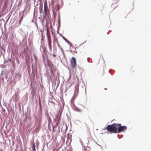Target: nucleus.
Here are the masks:
<instances>
[{
    "mask_svg": "<svg viewBox=\"0 0 151 151\" xmlns=\"http://www.w3.org/2000/svg\"><path fill=\"white\" fill-rule=\"evenodd\" d=\"M120 124L114 123L111 125H108L106 128L108 132L110 133H117V130L119 125H121Z\"/></svg>",
    "mask_w": 151,
    "mask_h": 151,
    "instance_id": "1",
    "label": "nucleus"
},
{
    "mask_svg": "<svg viewBox=\"0 0 151 151\" xmlns=\"http://www.w3.org/2000/svg\"><path fill=\"white\" fill-rule=\"evenodd\" d=\"M47 36L48 46L50 51H51L52 50V47L51 45L52 41L51 37L50 35V32L48 29H47Z\"/></svg>",
    "mask_w": 151,
    "mask_h": 151,
    "instance_id": "2",
    "label": "nucleus"
},
{
    "mask_svg": "<svg viewBox=\"0 0 151 151\" xmlns=\"http://www.w3.org/2000/svg\"><path fill=\"white\" fill-rule=\"evenodd\" d=\"M71 67L72 68H74L76 67V59L73 57L70 60Z\"/></svg>",
    "mask_w": 151,
    "mask_h": 151,
    "instance_id": "3",
    "label": "nucleus"
},
{
    "mask_svg": "<svg viewBox=\"0 0 151 151\" xmlns=\"http://www.w3.org/2000/svg\"><path fill=\"white\" fill-rule=\"evenodd\" d=\"M127 129V127L125 126H121V125L118 126V128L117 130V133L120 132H122L124 130Z\"/></svg>",
    "mask_w": 151,
    "mask_h": 151,
    "instance_id": "4",
    "label": "nucleus"
},
{
    "mask_svg": "<svg viewBox=\"0 0 151 151\" xmlns=\"http://www.w3.org/2000/svg\"><path fill=\"white\" fill-rule=\"evenodd\" d=\"M47 3L46 1L44 2V10L45 13V15H46L47 14Z\"/></svg>",
    "mask_w": 151,
    "mask_h": 151,
    "instance_id": "5",
    "label": "nucleus"
},
{
    "mask_svg": "<svg viewBox=\"0 0 151 151\" xmlns=\"http://www.w3.org/2000/svg\"><path fill=\"white\" fill-rule=\"evenodd\" d=\"M57 3V5H56L57 10H58L60 9V6L57 2V0H53V1H52V4H53L54 2Z\"/></svg>",
    "mask_w": 151,
    "mask_h": 151,
    "instance_id": "6",
    "label": "nucleus"
},
{
    "mask_svg": "<svg viewBox=\"0 0 151 151\" xmlns=\"http://www.w3.org/2000/svg\"><path fill=\"white\" fill-rule=\"evenodd\" d=\"M40 122H36V124H37V126H36V128L37 129H39L40 127Z\"/></svg>",
    "mask_w": 151,
    "mask_h": 151,
    "instance_id": "7",
    "label": "nucleus"
},
{
    "mask_svg": "<svg viewBox=\"0 0 151 151\" xmlns=\"http://www.w3.org/2000/svg\"><path fill=\"white\" fill-rule=\"evenodd\" d=\"M41 6H40V7H39V10H40V14H41L42 13V7H43V5L42 4V6L41 8Z\"/></svg>",
    "mask_w": 151,
    "mask_h": 151,
    "instance_id": "8",
    "label": "nucleus"
},
{
    "mask_svg": "<svg viewBox=\"0 0 151 151\" xmlns=\"http://www.w3.org/2000/svg\"><path fill=\"white\" fill-rule=\"evenodd\" d=\"M43 51L45 53H46L47 52L46 48L45 47H44L43 48Z\"/></svg>",
    "mask_w": 151,
    "mask_h": 151,
    "instance_id": "9",
    "label": "nucleus"
},
{
    "mask_svg": "<svg viewBox=\"0 0 151 151\" xmlns=\"http://www.w3.org/2000/svg\"><path fill=\"white\" fill-rule=\"evenodd\" d=\"M47 119L48 120L49 123H50V122H51V118L49 116H47Z\"/></svg>",
    "mask_w": 151,
    "mask_h": 151,
    "instance_id": "10",
    "label": "nucleus"
},
{
    "mask_svg": "<svg viewBox=\"0 0 151 151\" xmlns=\"http://www.w3.org/2000/svg\"><path fill=\"white\" fill-rule=\"evenodd\" d=\"M12 64L13 65L14 68H15V64L14 62L12 61Z\"/></svg>",
    "mask_w": 151,
    "mask_h": 151,
    "instance_id": "11",
    "label": "nucleus"
},
{
    "mask_svg": "<svg viewBox=\"0 0 151 151\" xmlns=\"http://www.w3.org/2000/svg\"><path fill=\"white\" fill-rule=\"evenodd\" d=\"M25 117H24V122H25L27 121V116L26 115H25Z\"/></svg>",
    "mask_w": 151,
    "mask_h": 151,
    "instance_id": "12",
    "label": "nucleus"
},
{
    "mask_svg": "<svg viewBox=\"0 0 151 151\" xmlns=\"http://www.w3.org/2000/svg\"><path fill=\"white\" fill-rule=\"evenodd\" d=\"M35 143L33 142V144H32V148L35 147Z\"/></svg>",
    "mask_w": 151,
    "mask_h": 151,
    "instance_id": "13",
    "label": "nucleus"
},
{
    "mask_svg": "<svg viewBox=\"0 0 151 151\" xmlns=\"http://www.w3.org/2000/svg\"><path fill=\"white\" fill-rule=\"evenodd\" d=\"M16 60L18 64H19L20 63V62L19 61V60L18 58H17L16 59Z\"/></svg>",
    "mask_w": 151,
    "mask_h": 151,
    "instance_id": "14",
    "label": "nucleus"
},
{
    "mask_svg": "<svg viewBox=\"0 0 151 151\" xmlns=\"http://www.w3.org/2000/svg\"><path fill=\"white\" fill-rule=\"evenodd\" d=\"M34 58L35 59H37V56H36V55L35 54H34Z\"/></svg>",
    "mask_w": 151,
    "mask_h": 151,
    "instance_id": "15",
    "label": "nucleus"
},
{
    "mask_svg": "<svg viewBox=\"0 0 151 151\" xmlns=\"http://www.w3.org/2000/svg\"><path fill=\"white\" fill-rule=\"evenodd\" d=\"M33 151H36V149L35 147L32 148Z\"/></svg>",
    "mask_w": 151,
    "mask_h": 151,
    "instance_id": "16",
    "label": "nucleus"
},
{
    "mask_svg": "<svg viewBox=\"0 0 151 151\" xmlns=\"http://www.w3.org/2000/svg\"><path fill=\"white\" fill-rule=\"evenodd\" d=\"M39 104H40V108H41V102L40 101L39 102Z\"/></svg>",
    "mask_w": 151,
    "mask_h": 151,
    "instance_id": "17",
    "label": "nucleus"
},
{
    "mask_svg": "<svg viewBox=\"0 0 151 151\" xmlns=\"http://www.w3.org/2000/svg\"><path fill=\"white\" fill-rule=\"evenodd\" d=\"M22 18H23V17H22L21 19H20V20L19 22V24H20V23H21V21L22 20Z\"/></svg>",
    "mask_w": 151,
    "mask_h": 151,
    "instance_id": "18",
    "label": "nucleus"
},
{
    "mask_svg": "<svg viewBox=\"0 0 151 151\" xmlns=\"http://www.w3.org/2000/svg\"><path fill=\"white\" fill-rule=\"evenodd\" d=\"M59 124V122L58 121L57 122H56V125H58Z\"/></svg>",
    "mask_w": 151,
    "mask_h": 151,
    "instance_id": "19",
    "label": "nucleus"
},
{
    "mask_svg": "<svg viewBox=\"0 0 151 151\" xmlns=\"http://www.w3.org/2000/svg\"><path fill=\"white\" fill-rule=\"evenodd\" d=\"M57 42L58 44V47L60 48V46L59 45V44L58 43V41H57Z\"/></svg>",
    "mask_w": 151,
    "mask_h": 151,
    "instance_id": "20",
    "label": "nucleus"
},
{
    "mask_svg": "<svg viewBox=\"0 0 151 151\" xmlns=\"http://www.w3.org/2000/svg\"><path fill=\"white\" fill-rule=\"evenodd\" d=\"M61 50L63 52V53H64V52L63 50V49H62V48H61Z\"/></svg>",
    "mask_w": 151,
    "mask_h": 151,
    "instance_id": "21",
    "label": "nucleus"
},
{
    "mask_svg": "<svg viewBox=\"0 0 151 151\" xmlns=\"http://www.w3.org/2000/svg\"><path fill=\"white\" fill-rule=\"evenodd\" d=\"M53 56H54V57H55V56H56V55H55V54H54L53 55Z\"/></svg>",
    "mask_w": 151,
    "mask_h": 151,
    "instance_id": "22",
    "label": "nucleus"
},
{
    "mask_svg": "<svg viewBox=\"0 0 151 151\" xmlns=\"http://www.w3.org/2000/svg\"><path fill=\"white\" fill-rule=\"evenodd\" d=\"M54 127H53V131H54Z\"/></svg>",
    "mask_w": 151,
    "mask_h": 151,
    "instance_id": "23",
    "label": "nucleus"
},
{
    "mask_svg": "<svg viewBox=\"0 0 151 151\" xmlns=\"http://www.w3.org/2000/svg\"><path fill=\"white\" fill-rule=\"evenodd\" d=\"M42 57H43V58H44V55H42Z\"/></svg>",
    "mask_w": 151,
    "mask_h": 151,
    "instance_id": "24",
    "label": "nucleus"
},
{
    "mask_svg": "<svg viewBox=\"0 0 151 151\" xmlns=\"http://www.w3.org/2000/svg\"><path fill=\"white\" fill-rule=\"evenodd\" d=\"M116 1V0H114V2H113V3H114V1Z\"/></svg>",
    "mask_w": 151,
    "mask_h": 151,
    "instance_id": "25",
    "label": "nucleus"
},
{
    "mask_svg": "<svg viewBox=\"0 0 151 151\" xmlns=\"http://www.w3.org/2000/svg\"><path fill=\"white\" fill-rule=\"evenodd\" d=\"M89 134H90V136H91V133H90V132H89Z\"/></svg>",
    "mask_w": 151,
    "mask_h": 151,
    "instance_id": "26",
    "label": "nucleus"
},
{
    "mask_svg": "<svg viewBox=\"0 0 151 151\" xmlns=\"http://www.w3.org/2000/svg\"><path fill=\"white\" fill-rule=\"evenodd\" d=\"M105 90H107V89H106V88H105Z\"/></svg>",
    "mask_w": 151,
    "mask_h": 151,
    "instance_id": "27",
    "label": "nucleus"
}]
</instances>
